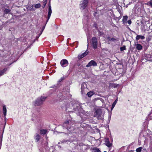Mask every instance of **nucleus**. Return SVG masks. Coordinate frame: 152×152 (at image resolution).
<instances>
[{
	"label": "nucleus",
	"mask_w": 152,
	"mask_h": 152,
	"mask_svg": "<svg viewBox=\"0 0 152 152\" xmlns=\"http://www.w3.org/2000/svg\"><path fill=\"white\" fill-rule=\"evenodd\" d=\"M147 4L149 6H151L152 7V0H151L150 1L148 2Z\"/></svg>",
	"instance_id": "nucleus-26"
},
{
	"label": "nucleus",
	"mask_w": 152,
	"mask_h": 152,
	"mask_svg": "<svg viewBox=\"0 0 152 152\" xmlns=\"http://www.w3.org/2000/svg\"><path fill=\"white\" fill-rule=\"evenodd\" d=\"M70 142V141L69 140H63L61 141V142L62 143H65V142Z\"/></svg>",
	"instance_id": "nucleus-27"
},
{
	"label": "nucleus",
	"mask_w": 152,
	"mask_h": 152,
	"mask_svg": "<svg viewBox=\"0 0 152 152\" xmlns=\"http://www.w3.org/2000/svg\"><path fill=\"white\" fill-rule=\"evenodd\" d=\"M52 13V11L51 8V6L50 3H49L48 5V19H47L46 23L48 22L50 17Z\"/></svg>",
	"instance_id": "nucleus-5"
},
{
	"label": "nucleus",
	"mask_w": 152,
	"mask_h": 152,
	"mask_svg": "<svg viewBox=\"0 0 152 152\" xmlns=\"http://www.w3.org/2000/svg\"><path fill=\"white\" fill-rule=\"evenodd\" d=\"M88 53V51H87V50H86L85 52L83 53L82 54L79 55L78 56V58L79 59H80L86 56Z\"/></svg>",
	"instance_id": "nucleus-10"
},
{
	"label": "nucleus",
	"mask_w": 152,
	"mask_h": 152,
	"mask_svg": "<svg viewBox=\"0 0 152 152\" xmlns=\"http://www.w3.org/2000/svg\"><path fill=\"white\" fill-rule=\"evenodd\" d=\"M102 111L100 109H97L95 112V116L99 118H100L101 115L102 114Z\"/></svg>",
	"instance_id": "nucleus-7"
},
{
	"label": "nucleus",
	"mask_w": 152,
	"mask_h": 152,
	"mask_svg": "<svg viewBox=\"0 0 152 152\" xmlns=\"http://www.w3.org/2000/svg\"><path fill=\"white\" fill-rule=\"evenodd\" d=\"M4 12L5 14L9 13L10 12V10L7 9H5Z\"/></svg>",
	"instance_id": "nucleus-22"
},
{
	"label": "nucleus",
	"mask_w": 152,
	"mask_h": 152,
	"mask_svg": "<svg viewBox=\"0 0 152 152\" xmlns=\"http://www.w3.org/2000/svg\"><path fill=\"white\" fill-rule=\"evenodd\" d=\"M46 98V97L44 96H41L38 98L35 101L34 105L35 106H38L42 104Z\"/></svg>",
	"instance_id": "nucleus-2"
},
{
	"label": "nucleus",
	"mask_w": 152,
	"mask_h": 152,
	"mask_svg": "<svg viewBox=\"0 0 152 152\" xmlns=\"http://www.w3.org/2000/svg\"><path fill=\"white\" fill-rule=\"evenodd\" d=\"M32 9H33V8H31L29 9V10H31Z\"/></svg>",
	"instance_id": "nucleus-35"
},
{
	"label": "nucleus",
	"mask_w": 152,
	"mask_h": 152,
	"mask_svg": "<svg viewBox=\"0 0 152 152\" xmlns=\"http://www.w3.org/2000/svg\"><path fill=\"white\" fill-rule=\"evenodd\" d=\"M136 49L139 50H142V46L140 44H137L135 45Z\"/></svg>",
	"instance_id": "nucleus-12"
},
{
	"label": "nucleus",
	"mask_w": 152,
	"mask_h": 152,
	"mask_svg": "<svg viewBox=\"0 0 152 152\" xmlns=\"http://www.w3.org/2000/svg\"><path fill=\"white\" fill-rule=\"evenodd\" d=\"M60 64L62 67H65L68 65V62L66 59H63L61 61Z\"/></svg>",
	"instance_id": "nucleus-6"
},
{
	"label": "nucleus",
	"mask_w": 152,
	"mask_h": 152,
	"mask_svg": "<svg viewBox=\"0 0 152 152\" xmlns=\"http://www.w3.org/2000/svg\"><path fill=\"white\" fill-rule=\"evenodd\" d=\"M72 121H65L62 125H60L59 128H63V129H66L69 131H71V129H72L73 127L71 126Z\"/></svg>",
	"instance_id": "nucleus-1"
},
{
	"label": "nucleus",
	"mask_w": 152,
	"mask_h": 152,
	"mask_svg": "<svg viewBox=\"0 0 152 152\" xmlns=\"http://www.w3.org/2000/svg\"><path fill=\"white\" fill-rule=\"evenodd\" d=\"M81 94H83L84 90L83 89V86L82 85H81Z\"/></svg>",
	"instance_id": "nucleus-31"
},
{
	"label": "nucleus",
	"mask_w": 152,
	"mask_h": 152,
	"mask_svg": "<svg viewBox=\"0 0 152 152\" xmlns=\"http://www.w3.org/2000/svg\"><path fill=\"white\" fill-rule=\"evenodd\" d=\"M97 65V63L94 60H91L90 61L88 64L86 66V67H88L91 66H96Z\"/></svg>",
	"instance_id": "nucleus-8"
},
{
	"label": "nucleus",
	"mask_w": 152,
	"mask_h": 152,
	"mask_svg": "<svg viewBox=\"0 0 152 152\" xmlns=\"http://www.w3.org/2000/svg\"><path fill=\"white\" fill-rule=\"evenodd\" d=\"M88 53V51H87V50H86L85 52L83 53L82 54L79 55L78 56V58L79 59H80L86 56Z\"/></svg>",
	"instance_id": "nucleus-9"
},
{
	"label": "nucleus",
	"mask_w": 152,
	"mask_h": 152,
	"mask_svg": "<svg viewBox=\"0 0 152 152\" xmlns=\"http://www.w3.org/2000/svg\"><path fill=\"white\" fill-rule=\"evenodd\" d=\"M127 22L128 23L129 25L131 24L132 23V21L130 20H129Z\"/></svg>",
	"instance_id": "nucleus-32"
},
{
	"label": "nucleus",
	"mask_w": 152,
	"mask_h": 152,
	"mask_svg": "<svg viewBox=\"0 0 152 152\" xmlns=\"http://www.w3.org/2000/svg\"><path fill=\"white\" fill-rule=\"evenodd\" d=\"M107 39L109 41H114L116 40V39L114 38H111V37H107Z\"/></svg>",
	"instance_id": "nucleus-21"
},
{
	"label": "nucleus",
	"mask_w": 152,
	"mask_h": 152,
	"mask_svg": "<svg viewBox=\"0 0 152 152\" xmlns=\"http://www.w3.org/2000/svg\"><path fill=\"white\" fill-rule=\"evenodd\" d=\"M65 78V77L64 76H63L61 77L58 80V82H61L62 81L64 80Z\"/></svg>",
	"instance_id": "nucleus-28"
},
{
	"label": "nucleus",
	"mask_w": 152,
	"mask_h": 152,
	"mask_svg": "<svg viewBox=\"0 0 152 152\" xmlns=\"http://www.w3.org/2000/svg\"><path fill=\"white\" fill-rule=\"evenodd\" d=\"M41 6L40 4H37L35 5V7L37 8H38L40 7Z\"/></svg>",
	"instance_id": "nucleus-25"
},
{
	"label": "nucleus",
	"mask_w": 152,
	"mask_h": 152,
	"mask_svg": "<svg viewBox=\"0 0 152 152\" xmlns=\"http://www.w3.org/2000/svg\"><path fill=\"white\" fill-rule=\"evenodd\" d=\"M59 133H62V132H59Z\"/></svg>",
	"instance_id": "nucleus-40"
},
{
	"label": "nucleus",
	"mask_w": 152,
	"mask_h": 152,
	"mask_svg": "<svg viewBox=\"0 0 152 152\" xmlns=\"http://www.w3.org/2000/svg\"><path fill=\"white\" fill-rule=\"evenodd\" d=\"M3 114L4 116L5 117L7 113V109L6 106L4 105L3 107Z\"/></svg>",
	"instance_id": "nucleus-17"
},
{
	"label": "nucleus",
	"mask_w": 152,
	"mask_h": 152,
	"mask_svg": "<svg viewBox=\"0 0 152 152\" xmlns=\"http://www.w3.org/2000/svg\"><path fill=\"white\" fill-rule=\"evenodd\" d=\"M35 42V40H34V41L32 42L31 43V45H32L33 43L34 42Z\"/></svg>",
	"instance_id": "nucleus-34"
},
{
	"label": "nucleus",
	"mask_w": 152,
	"mask_h": 152,
	"mask_svg": "<svg viewBox=\"0 0 152 152\" xmlns=\"http://www.w3.org/2000/svg\"><path fill=\"white\" fill-rule=\"evenodd\" d=\"M40 131L41 134H45L47 133V130L46 129H41Z\"/></svg>",
	"instance_id": "nucleus-18"
},
{
	"label": "nucleus",
	"mask_w": 152,
	"mask_h": 152,
	"mask_svg": "<svg viewBox=\"0 0 152 152\" xmlns=\"http://www.w3.org/2000/svg\"><path fill=\"white\" fill-rule=\"evenodd\" d=\"M127 19L128 16H125L123 17L122 21L124 24H125L127 23Z\"/></svg>",
	"instance_id": "nucleus-14"
},
{
	"label": "nucleus",
	"mask_w": 152,
	"mask_h": 152,
	"mask_svg": "<svg viewBox=\"0 0 152 152\" xmlns=\"http://www.w3.org/2000/svg\"><path fill=\"white\" fill-rule=\"evenodd\" d=\"M91 43L92 46L94 48L96 49L97 48L98 42L96 37H93L92 38L91 40Z\"/></svg>",
	"instance_id": "nucleus-3"
},
{
	"label": "nucleus",
	"mask_w": 152,
	"mask_h": 152,
	"mask_svg": "<svg viewBox=\"0 0 152 152\" xmlns=\"http://www.w3.org/2000/svg\"><path fill=\"white\" fill-rule=\"evenodd\" d=\"M135 38L136 40L137 41L140 39H145V37L141 35H137Z\"/></svg>",
	"instance_id": "nucleus-11"
},
{
	"label": "nucleus",
	"mask_w": 152,
	"mask_h": 152,
	"mask_svg": "<svg viewBox=\"0 0 152 152\" xmlns=\"http://www.w3.org/2000/svg\"><path fill=\"white\" fill-rule=\"evenodd\" d=\"M88 3V0H83L80 2V9L81 10H84L87 6Z\"/></svg>",
	"instance_id": "nucleus-4"
},
{
	"label": "nucleus",
	"mask_w": 152,
	"mask_h": 152,
	"mask_svg": "<svg viewBox=\"0 0 152 152\" xmlns=\"http://www.w3.org/2000/svg\"><path fill=\"white\" fill-rule=\"evenodd\" d=\"M142 149V147H140L136 149V151L137 152H140Z\"/></svg>",
	"instance_id": "nucleus-24"
},
{
	"label": "nucleus",
	"mask_w": 152,
	"mask_h": 152,
	"mask_svg": "<svg viewBox=\"0 0 152 152\" xmlns=\"http://www.w3.org/2000/svg\"><path fill=\"white\" fill-rule=\"evenodd\" d=\"M104 152H107L106 151H104Z\"/></svg>",
	"instance_id": "nucleus-42"
},
{
	"label": "nucleus",
	"mask_w": 152,
	"mask_h": 152,
	"mask_svg": "<svg viewBox=\"0 0 152 152\" xmlns=\"http://www.w3.org/2000/svg\"><path fill=\"white\" fill-rule=\"evenodd\" d=\"M94 94V93L93 91H90L87 93V94L89 97L91 96Z\"/></svg>",
	"instance_id": "nucleus-19"
},
{
	"label": "nucleus",
	"mask_w": 152,
	"mask_h": 152,
	"mask_svg": "<svg viewBox=\"0 0 152 152\" xmlns=\"http://www.w3.org/2000/svg\"><path fill=\"white\" fill-rule=\"evenodd\" d=\"M96 13H97V12H96L95 13V14H96Z\"/></svg>",
	"instance_id": "nucleus-39"
},
{
	"label": "nucleus",
	"mask_w": 152,
	"mask_h": 152,
	"mask_svg": "<svg viewBox=\"0 0 152 152\" xmlns=\"http://www.w3.org/2000/svg\"><path fill=\"white\" fill-rule=\"evenodd\" d=\"M95 152H101L100 151L98 148H96L95 149Z\"/></svg>",
	"instance_id": "nucleus-30"
},
{
	"label": "nucleus",
	"mask_w": 152,
	"mask_h": 152,
	"mask_svg": "<svg viewBox=\"0 0 152 152\" xmlns=\"http://www.w3.org/2000/svg\"><path fill=\"white\" fill-rule=\"evenodd\" d=\"M45 0V1H46V2H47V0Z\"/></svg>",
	"instance_id": "nucleus-38"
},
{
	"label": "nucleus",
	"mask_w": 152,
	"mask_h": 152,
	"mask_svg": "<svg viewBox=\"0 0 152 152\" xmlns=\"http://www.w3.org/2000/svg\"><path fill=\"white\" fill-rule=\"evenodd\" d=\"M126 48L125 46H123V47H121L120 48V51H122L123 50H126Z\"/></svg>",
	"instance_id": "nucleus-23"
},
{
	"label": "nucleus",
	"mask_w": 152,
	"mask_h": 152,
	"mask_svg": "<svg viewBox=\"0 0 152 152\" xmlns=\"http://www.w3.org/2000/svg\"><path fill=\"white\" fill-rule=\"evenodd\" d=\"M83 86V89L84 90V89L85 88V87L84 86H83V85H82Z\"/></svg>",
	"instance_id": "nucleus-33"
},
{
	"label": "nucleus",
	"mask_w": 152,
	"mask_h": 152,
	"mask_svg": "<svg viewBox=\"0 0 152 152\" xmlns=\"http://www.w3.org/2000/svg\"><path fill=\"white\" fill-rule=\"evenodd\" d=\"M105 145L107 146L108 147H110L112 145V144L111 143L109 142V139H107L105 141Z\"/></svg>",
	"instance_id": "nucleus-13"
},
{
	"label": "nucleus",
	"mask_w": 152,
	"mask_h": 152,
	"mask_svg": "<svg viewBox=\"0 0 152 152\" xmlns=\"http://www.w3.org/2000/svg\"><path fill=\"white\" fill-rule=\"evenodd\" d=\"M45 28V27L44 26L43 27V30Z\"/></svg>",
	"instance_id": "nucleus-36"
},
{
	"label": "nucleus",
	"mask_w": 152,
	"mask_h": 152,
	"mask_svg": "<svg viewBox=\"0 0 152 152\" xmlns=\"http://www.w3.org/2000/svg\"><path fill=\"white\" fill-rule=\"evenodd\" d=\"M117 102V99H116L115 101H114V102L113 103L112 105V108L111 109V110H112L113 109V108L114 107H115V104H116V103Z\"/></svg>",
	"instance_id": "nucleus-20"
},
{
	"label": "nucleus",
	"mask_w": 152,
	"mask_h": 152,
	"mask_svg": "<svg viewBox=\"0 0 152 152\" xmlns=\"http://www.w3.org/2000/svg\"><path fill=\"white\" fill-rule=\"evenodd\" d=\"M7 70V68H4L3 70L0 71V77L3 75Z\"/></svg>",
	"instance_id": "nucleus-15"
},
{
	"label": "nucleus",
	"mask_w": 152,
	"mask_h": 152,
	"mask_svg": "<svg viewBox=\"0 0 152 152\" xmlns=\"http://www.w3.org/2000/svg\"><path fill=\"white\" fill-rule=\"evenodd\" d=\"M27 9H28V8H27Z\"/></svg>",
	"instance_id": "nucleus-43"
},
{
	"label": "nucleus",
	"mask_w": 152,
	"mask_h": 152,
	"mask_svg": "<svg viewBox=\"0 0 152 152\" xmlns=\"http://www.w3.org/2000/svg\"><path fill=\"white\" fill-rule=\"evenodd\" d=\"M47 2H46V1H44V2H43V4L42 5V8H44L45 7V5H46V4H47Z\"/></svg>",
	"instance_id": "nucleus-29"
},
{
	"label": "nucleus",
	"mask_w": 152,
	"mask_h": 152,
	"mask_svg": "<svg viewBox=\"0 0 152 152\" xmlns=\"http://www.w3.org/2000/svg\"><path fill=\"white\" fill-rule=\"evenodd\" d=\"M133 32L135 33V32H134V31H133Z\"/></svg>",
	"instance_id": "nucleus-37"
},
{
	"label": "nucleus",
	"mask_w": 152,
	"mask_h": 152,
	"mask_svg": "<svg viewBox=\"0 0 152 152\" xmlns=\"http://www.w3.org/2000/svg\"><path fill=\"white\" fill-rule=\"evenodd\" d=\"M60 143V142H59L58 143V144H59Z\"/></svg>",
	"instance_id": "nucleus-41"
},
{
	"label": "nucleus",
	"mask_w": 152,
	"mask_h": 152,
	"mask_svg": "<svg viewBox=\"0 0 152 152\" xmlns=\"http://www.w3.org/2000/svg\"><path fill=\"white\" fill-rule=\"evenodd\" d=\"M40 138V136L38 134H36V135L35 137V139L36 140V142H37L39 141Z\"/></svg>",
	"instance_id": "nucleus-16"
}]
</instances>
